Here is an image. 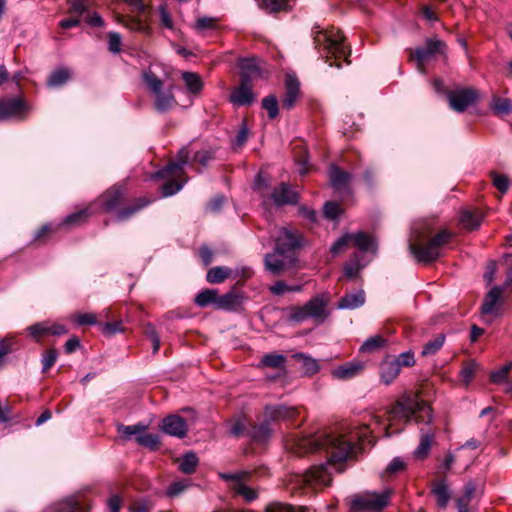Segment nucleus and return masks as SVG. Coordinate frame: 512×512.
<instances>
[{
  "instance_id": "1",
  "label": "nucleus",
  "mask_w": 512,
  "mask_h": 512,
  "mask_svg": "<svg viewBox=\"0 0 512 512\" xmlns=\"http://www.w3.org/2000/svg\"><path fill=\"white\" fill-rule=\"evenodd\" d=\"M382 425L383 420L379 416L367 413L360 420L342 427L338 433L320 434L298 440L296 453L300 455L318 449H325L329 454L327 464L312 467L303 475V481L315 488L329 485L331 473L328 467H334L337 472L343 471L342 464L351 455L355 442L374 445L375 428Z\"/></svg>"
},
{
  "instance_id": "2",
  "label": "nucleus",
  "mask_w": 512,
  "mask_h": 512,
  "mask_svg": "<svg viewBox=\"0 0 512 512\" xmlns=\"http://www.w3.org/2000/svg\"><path fill=\"white\" fill-rule=\"evenodd\" d=\"M275 242L274 251L265 255L264 264L267 271L273 275H280L294 267L296 263L295 253H285V239L289 240V247H301L302 237L297 230L288 227H280L272 232Z\"/></svg>"
},
{
  "instance_id": "3",
  "label": "nucleus",
  "mask_w": 512,
  "mask_h": 512,
  "mask_svg": "<svg viewBox=\"0 0 512 512\" xmlns=\"http://www.w3.org/2000/svg\"><path fill=\"white\" fill-rule=\"evenodd\" d=\"M413 416H415L417 423L430 424L433 419L431 408L418 394H405L387 412V424L383 426L385 436L389 437L400 431L399 429H393L396 420H404L407 423Z\"/></svg>"
},
{
  "instance_id": "4",
  "label": "nucleus",
  "mask_w": 512,
  "mask_h": 512,
  "mask_svg": "<svg viewBox=\"0 0 512 512\" xmlns=\"http://www.w3.org/2000/svg\"><path fill=\"white\" fill-rule=\"evenodd\" d=\"M312 36L315 48L318 49L322 57L335 60L344 58L347 63L350 49L345 44V38L338 29L321 28L315 25L312 28Z\"/></svg>"
},
{
  "instance_id": "5",
  "label": "nucleus",
  "mask_w": 512,
  "mask_h": 512,
  "mask_svg": "<svg viewBox=\"0 0 512 512\" xmlns=\"http://www.w3.org/2000/svg\"><path fill=\"white\" fill-rule=\"evenodd\" d=\"M142 80L147 90L153 95L154 107L158 112L164 113L176 106L172 85L164 89V81L151 69L143 72Z\"/></svg>"
},
{
  "instance_id": "6",
  "label": "nucleus",
  "mask_w": 512,
  "mask_h": 512,
  "mask_svg": "<svg viewBox=\"0 0 512 512\" xmlns=\"http://www.w3.org/2000/svg\"><path fill=\"white\" fill-rule=\"evenodd\" d=\"M298 414L294 407L286 406H267L264 409V419L253 427L252 438L258 442H264L272 435L271 423L278 420L292 419Z\"/></svg>"
},
{
  "instance_id": "7",
  "label": "nucleus",
  "mask_w": 512,
  "mask_h": 512,
  "mask_svg": "<svg viewBox=\"0 0 512 512\" xmlns=\"http://www.w3.org/2000/svg\"><path fill=\"white\" fill-rule=\"evenodd\" d=\"M449 239L450 234L447 231H441L428 241L411 242L409 249L418 262L429 263L441 256V250L449 242Z\"/></svg>"
},
{
  "instance_id": "8",
  "label": "nucleus",
  "mask_w": 512,
  "mask_h": 512,
  "mask_svg": "<svg viewBox=\"0 0 512 512\" xmlns=\"http://www.w3.org/2000/svg\"><path fill=\"white\" fill-rule=\"evenodd\" d=\"M328 299L325 295H319L309 300L304 306L292 309L291 319L296 322H302L307 318H313L322 323L328 317L326 309Z\"/></svg>"
},
{
  "instance_id": "9",
  "label": "nucleus",
  "mask_w": 512,
  "mask_h": 512,
  "mask_svg": "<svg viewBox=\"0 0 512 512\" xmlns=\"http://www.w3.org/2000/svg\"><path fill=\"white\" fill-rule=\"evenodd\" d=\"M391 492L389 490L381 493L364 492L353 497L351 509L355 511L379 512L384 509L390 500Z\"/></svg>"
},
{
  "instance_id": "10",
  "label": "nucleus",
  "mask_w": 512,
  "mask_h": 512,
  "mask_svg": "<svg viewBox=\"0 0 512 512\" xmlns=\"http://www.w3.org/2000/svg\"><path fill=\"white\" fill-rule=\"evenodd\" d=\"M220 477L226 481H230V488L238 495H241L246 501L251 502L258 497L256 490L247 486L244 479L248 477L247 472L240 473H222Z\"/></svg>"
},
{
  "instance_id": "11",
  "label": "nucleus",
  "mask_w": 512,
  "mask_h": 512,
  "mask_svg": "<svg viewBox=\"0 0 512 512\" xmlns=\"http://www.w3.org/2000/svg\"><path fill=\"white\" fill-rule=\"evenodd\" d=\"M442 47H444V43L437 39H431L426 42L424 48H418L412 53V57L416 61V67L419 72L424 73V62L435 55L437 52H440Z\"/></svg>"
},
{
  "instance_id": "12",
  "label": "nucleus",
  "mask_w": 512,
  "mask_h": 512,
  "mask_svg": "<svg viewBox=\"0 0 512 512\" xmlns=\"http://www.w3.org/2000/svg\"><path fill=\"white\" fill-rule=\"evenodd\" d=\"M28 110L20 98L3 99L0 101V121L21 118Z\"/></svg>"
},
{
  "instance_id": "13",
  "label": "nucleus",
  "mask_w": 512,
  "mask_h": 512,
  "mask_svg": "<svg viewBox=\"0 0 512 512\" xmlns=\"http://www.w3.org/2000/svg\"><path fill=\"white\" fill-rule=\"evenodd\" d=\"M476 98L477 93L473 89H461L448 94L450 107L457 112L464 111L475 102Z\"/></svg>"
},
{
  "instance_id": "14",
  "label": "nucleus",
  "mask_w": 512,
  "mask_h": 512,
  "mask_svg": "<svg viewBox=\"0 0 512 512\" xmlns=\"http://www.w3.org/2000/svg\"><path fill=\"white\" fill-rule=\"evenodd\" d=\"M189 150L184 147L177 155V160L170 162L164 169L155 173L156 178H179L183 166L188 162Z\"/></svg>"
},
{
  "instance_id": "15",
  "label": "nucleus",
  "mask_w": 512,
  "mask_h": 512,
  "mask_svg": "<svg viewBox=\"0 0 512 512\" xmlns=\"http://www.w3.org/2000/svg\"><path fill=\"white\" fill-rule=\"evenodd\" d=\"M160 427L164 433L178 438L185 437L188 431L185 420L179 415L165 417Z\"/></svg>"
},
{
  "instance_id": "16",
  "label": "nucleus",
  "mask_w": 512,
  "mask_h": 512,
  "mask_svg": "<svg viewBox=\"0 0 512 512\" xmlns=\"http://www.w3.org/2000/svg\"><path fill=\"white\" fill-rule=\"evenodd\" d=\"M231 101L237 105H249L255 100L252 92V81L247 77L241 79L240 85L233 91Z\"/></svg>"
},
{
  "instance_id": "17",
  "label": "nucleus",
  "mask_w": 512,
  "mask_h": 512,
  "mask_svg": "<svg viewBox=\"0 0 512 512\" xmlns=\"http://www.w3.org/2000/svg\"><path fill=\"white\" fill-rule=\"evenodd\" d=\"M270 198L276 206H283L296 204L299 197L287 184L281 183L273 190Z\"/></svg>"
},
{
  "instance_id": "18",
  "label": "nucleus",
  "mask_w": 512,
  "mask_h": 512,
  "mask_svg": "<svg viewBox=\"0 0 512 512\" xmlns=\"http://www.w3.org/2000/svg\"><path fill=\"white\" fill-rule=\"evenodd\" d=\"M285 96L282 100L283 108L292 109L299 95V82L296 77L288 75L285 80Z\"/></svg>"
},
{
  "instance_id": "19",
  "label": "nucleus",
  "mask_w": 512,
  "mask_h": 512,
  "mask_svg": "<svg viewBox=\"0 0 512 512\" xmlns=\"http://www.w3.org/2000/svg\"><path fill=\"white\" fill-rule=\"evenodd\" d=\"M400 371L399 364L393 358H385L380 364L381 381L386 385L391 384L398 377Z\"/></svg>"
},
{
  "instance_id": "20",
  "label": "nucleus",
  "mask_w": 512,
  "mask_h": 512,
  "mask_svg": "<svg viewBox=\"0 0 512 512\" xmlns=\"http://www.w3.org/2000/svg\"><path fill=\"white\" fill-rule=\"evenodd\" d=\"M420 434V442L414 451V456L417 459H424L427 457L434 441L435 431L432 428H421Z\"/></svg>"
},
{
  "instance_id": "21",
  "label": "nucleus",
  "mask_w": 512,
  "mask_h": 512,
  "mask_svg": "<svg viewBox=\"0 0 512 512\" xmlns=\"http://www.w3.org/2000/svg\"><path fill=\"white\" fill-rule=\"evenodd\" d=\"M502 289L493 287L485 297L482 305V314L484 317L497 316V303L501 297Z\"/></svg>"
},
{
  "instance_id": "22",
  "label": "nucleus",
  "mask_w": 512,
  "mask_h": 512,
  "mask_svg": "<svg viewBox=\"0 0 512 512\" xmlns=\"http://www.w3.org/2000/svg\"><path fill=\"white\" fill-rule=\"evenodd\" d=\"M124 190L119 186H113L100 196L106 211L114 210L121 202Z\"/></svg>"
},
{
  "instance_id": "23",
  "label": "nucleus",
  "mask_w": 512,
  "mask_h": 512,
  "mask_svg": "<svg viewBox=\"0 0 512 512\" xmlns=\"http://www.w3.org/2000/svg\"><path fill=\"white\" fill-rule=\"evenodd\" d=\"M242 304L241 295L235 292H228L223 295L216 296L215 307L222 310H235Z\"/></svg>"
},
{
  "instance_id": "24",
  "label": "nucleus",
  "mask_w": 512,
  "mask_h": 512,
  "mask_svg": "<svg viewBox=\"0 0 512 512\" xmlns=\"http://www.w3.org/2000/svg\"><path fill=\"white\" fill-rule=\"evenodd\" d=\"M363 370V364L349 362L342 366L335 368L332 371V376L339 380H347L355 377Z\"/></svg>"
},
{
  "instance_id": "25",
  "label": "nucleus",
  "mask_w": 512,
  "mask_h": 512,
  "mask_svg": "<svg viewBox=\"0 0 512 512\" xmlns=\"http://www.w3.org/2000/svg\"><path fill=\"white\" fill-rule=\"evenodd\" d=\"M239 66L241 68V79L247 77V80L252 81L262 75L259 67V61L255 58L242 59Z\"/></svg>"
},
{
  "instance_id": "26",
  "label": "nucleus",
  "mask_w": 512,
  "mask_h": 512,
  "mask_svg": "<svg viewBox=\"0 0 512 512\" xmlns=\"http://www.w3.org/2000/svg\"><path fill=\"white\" fill-rule=\"evenodd\" d=\"M365 303V293L363 290H359L354 293H349L343 296L339 303L338 308L340 309H356L361 307Z\"/></svg>"
},
{
  "instance_id": "27",
  "label": "nucleus",
  "mask_w": 512,
  "mask_h": 512,
  "mask_svg": "<svg viewBox=\"0 0 512 512\" xmlns=\"http://www.w3.org/2000/svg\"><path fill=\"white\" fill-rule=\"evenodd\" d=\"M483 219V215L479 210H463L460 214V223L465 229H477Z\"/></svg>"
},
{
  "instance_id": "28",
  "label": "nucleus",
  "mask_w": 512,
  "mask_h": 512,
  "mask_svg": "<svg viewBox=\"0 0 512 512\" xmlns=\"http://www.w3.org/2000/svg\"><path fill=\"white\" fill-rule=\"evenodd\" d=\"M432 493L436 498V503L440 508H446L451 498L448 485L444 480L437 481L433 484Z\"/></svg>"
},
{
  "instance_id": "29",
  "label": "nucleus",
  "mask_w": 512,
  "mask_h": 512,
  "mask_svg": "<svg viewBox=\"0 0 512 512\" xmlns=\"http://www.w3.org/2000/svg\"><path fill=\"white\" fill-rule=\"evenodd\" d=\"M329 178L334 189L342 190L345 189L351 176L349 173L342 171L337 166L332 165L329 170Z\"/></svg>"
},
{
  "instance_id": "30",
  "label": "nucleus",
  "mask_w": 512,
  "mask_h": 512,
  "mask_svg": "<svg viewBox=\"0 0 512 512\" xmlns=\"http://www.w3.org/2000/svg\"><path fill=\"white\" fill-rule=\"evenodd\" d=\"M351 238L350 241L354 242V245L359 248L362 251H371L375 252L376 245L374 239L364 233V232H357L355 234H350Z\"/></svg>"
},
{
  "instance_id": "31",
  "label": "nucleus",
  "mask_w": 512,
  "mask_h": 512,
  "mask_svg": "<svg viewBox=\"0 0 512 512\" xmlns=\"http://www.w3.org/2000/svg\"><path fill=\"white\" fill-rule=\"evenodd\" d=\"M259 8L264 13L274 16L291 10L289 2H259Z\"/></svg>"
},
{
  "instance_id": "32",
  "label": "nucleus",
  "mask_w": 512,
  "mask_h": 512,
  "mask_svg": "<svg viewBox=\"0 0 512 512\" xmlns=\"http://www.w3.org/2000/svg\"><path fill=\"white\" fill-rule=\"evenodd\" d=\"M149 203V200H145L143 198L137 199L135 204L119 210L116 214V219L118 221H125L133 216L136 212L147 206Z\"/></svg>"
},
{
  "instance_id": "33",
  "label": "nucleus",
  "mask_w": 512,
  "mask_h": 512,
  "mask_svg": "<svg viewBox=\"0 0 512 512\" xmlns=\"http://www.w3.org/2000/svg\"><path fill=\"white\" fill-rule=\"evenodd\" d=\"M286 358L277 353L266 354L260 361L261 367H270L274 369H283L285 366Z\"/></svg>"
},
{
  "instance_id": "34",
  "label": "nucleus",
  "mask_w": 512,
  "mask_h": 512,
  "mask_svg": "<svg viewBox=\"0 0 512 512\" xmlns=\"http://www.w3.org/2000/svg\"><path fill=\"white\" fill-rule=\"evenodd\" d=\"M294 357L301 362V368L306 375H314L319 371V364L316 359L301 353L294 355Z\"/></svg>"
},
{
  "instance_id": "35",
  "label": "nucleus",
  "mask_w": 512,
  "mask_h": 512,
  "mask_svg": "<svg viewBox=\"0 0 512 512\" xmlns=\"http://www.w3.org/2000/svg\"><path fill=\"white\" fill-rule=\"evenodd\" d=\"M71 77V73L68 69L62 68L52 72L48 78L49 87H59L65 84Z\"/></svg>"
},
{
  "instance_id": "36",
  "label": "nucleus",
  "mask_w": 512,
  "mask_h": 512,
  "mask_svg": "<svg viewBox=\"0 0 512 512\" xmlns=\"http://www.w3.org/2000/svg\"><path fill=\"white\" fill-rule=\"evenodd\" d=\"M182 78L189 92L198 93L201 91L203 83L198 74L185 72L182 74Z\"/></svg>"
},
{
  "instance_id": "37",
  "label": "nucleus",
  "mask_w": 512,
  "mask_h": 512,
  "mask_svg": "<svg viewBox=\"0 0 512 512\" xmlns=\"http://www.w3.org/2000/svg\"><path fill=\"white\" fill-rule=\"evenodd\" d=\"M386 344V340L380 336L375 335L372 336L364 341V343L361 345L360 350L364 353H373L380 348L384 347Z\"/></svg>"
},
{
  "instance_id": "38",
  "label": "nucleus",
  "mask_w": 512,
  "mask_h": 512,
  "mask_svg": "<svg viewBox=\"0 0 512 512\" xmlns=\"http://www.w3.org/2000/svg\"><path fill=\"white\" fill-rule=\"evenodd\" d=\"M230 273V269L226 267H213L207 273V281L212 284L222 283Z\"/></svg>"
},
{
  "instance_id": "39",
  "label": "nucleus",
  "mask_w": 512,
  "mask_h": 512,
  "mask_svg": "<svg viewBox=\"0 0 512 512\" xmlns=\"http://www.w3.org/2000/svg\"><path fill=\"white\" fill-rule=\"evenodd\" d=\"M269 291L276 296H282L287 292H300L302 285H288L286 282L279 280L269 287Z\"/></svg>"
},
{
  "instance_id": "40",
  "label": "nucleus",
  "mask_w": 512,
  "mask_h": 512,
  "mask_svg": "<svg viewBox=\"0 0 512 512\" xmlns=\"http://www.w3.org/2000/svg\"><path fill=\"white\" fill-rule=\"evenodd\" d=\"M198 465V457L190 452L183 456L179 463V469L185 474H191L196 470Z\"/></svg>"
},
{
  "instance_id": "41",
  "label": "nucleus",
  "mask_w": 512,
  "mask_h": 512,
  "mask_svg": "<svg viewBox=\"0 0 512 512\" xmlns=\"http://www.w3.org/2000/svg\"><path fill=\"white\" fill-rule=\"evenodd\" d=\"M445 342V335L439 334L433 340L427 342L422 349V356H430L436 354Z\"/></svg>"
},
{
  "instance_id": "42",
  "label": "nucleus",
  "mask_w": 512,
  "mask_h": 512,
  "mask_svg": "<svg viewBox=\"0 0 512 512\" xmlns=\"http://www.w3.org/2000/svg\"><path fill=\"white\" fill-rule=\"evenodd\" d=\"M217 291L213 289H206L201 291L195 297V303L200 307H205L209 304H216Z\"/></svg>"
},
{
  "instance_id": "43",
  "label": "nucleus",
  "mask_w": 512,
  "mask_h": 512,
  "mask_svg": "<svg viewBox=\"0 0 512 512\" xmlns=\"http://www.w3.org/2000/svg\"><path fill=\"white\" fill-rule=\"evenodd\" d=\"M90 215H91V213L89 212V208H85L83 210H80L78 212L68 215L65 218L63 224L79 225V224L84 223L89 218Z\"/></svg>"
},
{
  "instance_id": "44",
  "label": "nucleus",
  "mask_w": 512,
  "mask_h": 512,
  "mask_svg": "<svg viewBox=\"0 0 512 512\" xmlns=\"http://www.w3.org/2000/svg\"><path fill=\"white\" fill-rule=\"evenodd\" d=\"M138 444L148 447L150 449H156L160 444V438L156 434H141L136 437Z\"/></svg>"
},
{
  "instance_id": "45",
  "label": "nucleus",
  "mask_w": 512,
  "mask_h": 512,
  "mask_svg": "<svg viewBox=\"0 0 512 512\" xmlns=\"http://www.w3.org/2000/svg\"><path fill=\"white\" fill-rule=\"evenodd\" d=\"M262 106L267 110L269 118L274 119L278 115V101L275 96L265 97L262 101Z\"/></svg>"
},
{
  "instance_id": "46",
  "label": "nucleus",
  "mask_w": 512,
  "mask_h": 512,
  "mask_svg": "<svg viewBox=\"0 0 512 512\" xmlns=\"http://www.w3.org/2000/svg\"><path fill=\"white\" fill-rule=\"evenodd\" d=\"M477 369L478 364L474 361H470L465 364L460 371L462 381L468 384L473 379Z\"/></svg>"
},
{
  "instance_id": "47",
  "label": "nucleus",
  "mask_w": 512,
  "mask_h": 512,
  "mask_svg": "<svg viewBox=\"0 0 512 512\" xmlns=\"http://www.w3.org/2000/svg\"><path fill=\"white\" fill-rule=\"evenodd\" d=\"M492 108L498 115H506L512 111V105L508 99L496 98Z\"/></svg>"
},
{
  "instance_id": "48",
  "label": "nucleus",
  "mask_w": 512,
  "mask_h": 512,
  "mask_svg": "<svg viewBox=\"0 0 512 512\" xmlns=\"http://www.w3.org/2000/svg\"><path fill=\"white\" fill-rule=\"evenodd\" d=\"M217 28V19L212 17H201L198 18L195 24V29L198 32H202L208 29H216Z\"/></svg>"
},
{
  "instance_id": "49",
  "label": "nucleus",
  "mask_w": 512,
  "mask_h": 512,
  "mask_svg": "<svg viewBox=\"0 0 512 512\" xmlns=\"http://www.w3.org/2000/svg\"><path fill=\"white\" fill-rule=\"evenodd\" d=\"M147 429V426L142 424H136V425H128V426H120L119 431L123 433L126 437H131L133 435H141L145 430Z\"/></svg>"
},
{
  "instance_id": "50",
  "label": "nucleus",
  "mask_w": 512,
  "mask_h": 512,
  "mask_svg": "<svg viewBox=\"0 0 512 512\" xmlns=\"http://www.w3.org/2000/svg\"><path fill=\"white\" fill-rule=\"evenodd\" d=\"M512 364H507L497 371L491 373V381L496 384H500L506 381Z\"/></svg>"
},
{
  "instance_id": "51",
  "label": "nucleus",
  "mask_w": 512,
  "mask_h": 512,
  "mask_svg": "<svg viewBox=\"0 0 512 512\" xmlns=\"http://www.w3.org/2000/svg\"><path fill=\"white\" fill-rule=\"evenodd\" d=\"M361 270V265L357 256L351 259V261L345 265L344 273L348 278H354Z\"/></svg>"
},
{
  "instance_id": "52",
  "label": "nucleus",
  "mask_w": 512,
  "mask_h": 512,
  "mask_svg": "<svg viewBox=\"0 0 512 512\" xmlns=\"http://www.w3.org/2000/svg\"><path fill=\"white\" fill-rule=\"evenodd\" d=\"M492 180L494 186L502 193H505L509 189V178L506 175H500L493 173L492 174Z\"/></svg>"
},
{
  "instance_id": "53",
  "label": "nucleus",
  "mask_w": 512,
  "mask_h": 512,
  "mask_svg": "<svg viewBox=\"0 0 512 512\" xmlns=\"http://www.w3.org/2000/svg\"><path fill=\"white\" fill-rule=\"evenodd\" d=\"M121 36L117 32H109L108 33V49L112 53H118L121 50Z\"/></svg>"
},
{
  "instance_id": "54",
  "label": "nucleus",
  "mask_w": 512,
  "mask_h": 512,
  "mask_svg": "<svg viewBox=\"0 0 512 512\" xmlns=\"http://www.w3.org/2000/svg\"><path fill=\"white\" fill-rule=\"evenodd\" d=\"M152 504L147 499L133 501L129 506V512H150Z\"/></svg>"
},
{
  "instance_id": "55",
  "label": "nucleus",
  "mask_w": 512,
  "mask_h": 512,
  "mask_svg": "<svg viewBox=\"0 0 512 512\" xmlns=\"http://www.w3.org/2000/svg\"><path fill=\"white\" fill-rule=\"evenodd\" d=\"M399 364V368L411 367L415 364L414 354L410 351L403 352L398 355L397 358H393Z\"/></svg>"
},
{
  "instance_id": "56",
  "label": "nucleus",
  "mask_w": 512,
  "mask_h": 512,
  "mask_svg": "<svg viewBox=\"0 0 512 512\" xmlns=\"http://www.w3.org/2000/svg\"><path fill=\"white\" fill-rule=\"evenodd\" d=\"M73 319L78 325H94L97 323L96 315L93 313H79L74 315Z\"/></svg>"
},
{
  "instance_id": "57",
  "label": "nucleus",
  "mask_w": 512,
  "mask_h": 512,
  "mask_svg": "<svg viewBox=\"0 0 512 512\" xmlns=\"http://www.w3.org/2000/svg\"><path fill=\"white\" fill-rule=\"evenodd\" d=\"M184 182H186V180H184L182 183H180L178 181H168V182H166L162 186V194H163V196L174 195L175 193H177L183 187Z\"/></svg>"
},
{
  "instance_id": "58",
  "label": "nucleus",
  "mask_w": 512,
  "mask_h": 512,
  "mask_svg": "<svg viewBox=\"0 0 512 512\" xmlns=\"http://www.w3.org/2000/svg\"><path fill=\"white\" fill-rule=\"evenodd\" d=\"M405 468H406L405 461L399 457H396V458L392 459V461L388 464V466L386 468V472L389 474H396L398 472L405 470Z\"/></svg>"
},
{
  "instance_id": "59",
  "label": "nucleus",
  "mask_w": 512,
  "mask_h": 512,
  "mask_svg": "<svg viewBox=\"0 0 512 512\" xmlns=\"http://www.w3.org/2000/svg\"><path fill=\"white\" fill-rule=\"evenodd\" d=\"M476 487L474 483L469 482L465 485L463 495L457 500V502L469 505L472 497L474 496Z\"/></svg>"
},
{
  "instance_id": "60",
  "label": "nucleus",
  "mask_w": 512,
  "mask_h": 512,
  "mask_svg": "<svg viewBox=\"0 0 512 512\" xmlns=\"http://www.w3.org/2000/svg\"><path fill=\"white\" fill-rule=\"evenodd\" d=\"M188 487V482L186 481H176L172 483L168 489L167 494L171 497L178 496Z\"/></svg>"
},
{
  "instance_id": "61",
  "label": "nucleus",
  "mask_w": 512,
  "mask_h": 512,
  "mask_svg": "<svg viewBox=\"0 0 512 512\" xmlns=\"http://www.w3.org/2000/svg\"><path fill=\"white\" fill-rule=\"evenodd\" d=\"M57 359V352L54 349L48 350L42 358L43 371L50 369Z\"/></svg>"
},
{
  "instance_id": "62",
  "label": "nucleus",
  "mask_w": 512,
  "mask_h": 512,
  "mask_svg": "<svg viewBox=\"0 0 512 512\" xmlns=\"http://www.w3.org/2000/svg\"><path fill=\"white\" fill-rule=\"evenodd\" d=\"M341 209L339 204L335 202H327L324 205V215L329 219H335L339 215Z\"/></svg>"
},
{
  "instance_id": "63",
  "label": "nucleus",
  "mask_w": 512,
  "mask_h": 512,
  "mask_svg": "<svg viewBox=\"0 0 512 512\" xmlns=\"http://www.w3.org/2000/svg\"><path fill=\"white\" fill-rule=\"evenodd\" d=\"M27 330H28L29 334L35 339H39L43 335L48 334V330L46 328V323H38V324L32 325V326L28 327Z\"/></svg>"
},
{
  "instance_id": "64",
  "label": "nucleus",
  "mask_w": 512,
  "mask_h": 512,
  "mask_svg": "<svg viewBox=\"0 0 512 512\" xmlns=\"http://www.w3.org/2000/svg\"><path fill=\"white\" fill-rule=\"evenodd\" d=\"M420 14L425 20L429 22H435L438 20L436 11L431 6L423 5L420 8Z\"/></svg>"
}]
</instances>
